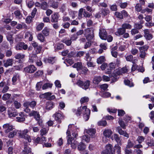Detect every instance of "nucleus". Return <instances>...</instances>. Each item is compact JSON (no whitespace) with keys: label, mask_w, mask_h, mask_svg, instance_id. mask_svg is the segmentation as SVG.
Returning <instances> with one entry per match:
<instances>
[{"label":"nucleus","mask_w":154,"mask_h":154,"mask_svg":"<svg viewBox=\"0 0 154 154\" xmlns=\"http://www.w3.org/2000/svg\"><path fill=\"white\" fill-rule=\"evenodd\" d=\"M76 84L82 89L86 90L90 86V82L89 81L87 80L84 82L80 80H79L77 81Z\"/></svg>","instance_id":"6"},{"label":"nucleus","mask_w":154,"mask_h":154,"mask_svg":"<svg viewBox=\"0 0 154 154\" xmlns=\"http://www.w3.org/2000/svg\"><path fill=\"white\" fill-rule=\"evenodd\" d=\"M52 84L49 83H46L45 84L42 86V88L43 90L49 88H51L52 86Z\"/></svg>","instance_id":"36"},{"label":"nucleus","mask_w":154,"mask_h":154,"mask_svg":"<svg viewBox=\"0 0 154 154\" xmlns=\"http://www.w3.org/2000/svg\"><path fill=\"white\" fill-rule=\"evenodd\" d=\"M54 104L53 102H49L46 104V108L47 109H50L53 108Z\"/></svg>","instance_id":"27"},{"label":"nucleus","mask_w":154,"mask_h":154,"mask_svg":"<svg viewBox=\"0 0 154 154\" xmlns=\"http://www.w3.org/2000/svg\"><path fill=\"white\" fill-rule=\"evenodd\" d=\"M20 80V75L18 74L14 75L12 79V82L13 85H15Z\"/></svg>","instance_id":"13"},{"label":"nucleus","mask_w":154,"mask_h":154,"mask_svg":"<svg viewBox=\"0 0 154 154\" xmlns=\"http://www.w3.org/2000/svg\"><path fill=\"white\" fill-rule=\"evenodd\" d=\"M59 9L60 11L62 13H66V11L68 10L66 5L64 4L61 5L59 7Z\"/></svg>","instance_id":"23"},{"label":"nucleus","mask_w":154,"mask_h":154,"mask_svg":"<svg viewBox=\"0 0 154 154\" xmlns=\"http://www.w3.org/2000/svg\"><path fill=\"white\" fill-rule=\"evenodd\" d=\"M51 21L52 22H56L57 21L59 16L57 13H54L51 16Z\"/></svg>","instance_id":"16"},{"label":"nucleus","mask_w":154,"mask_h":154,"mask_svg":"<svg viewBox=\"0 0 154 154\" xmlns=\"http://www.w3.org/2000/svg\"><path fill=\"white\" fill-rule=\"evenodd\" d=\"M139 56L141 58L144 59L146 56V53L145 51L144 50L141 51L139 54Z\"/></svg>","instance_id":"44"},{"label":"nucleus","mask_w":154,"mask_h":154,"mask_svg":"<svg viewBox=\"0 0 154 154\" xmlns=\"http://www.w3.org/2000/svg\"><path fill=\"white\" fill-rule=\"evenodd\" d=\"M94 29H87L85 30L84 35L88 40L92 39L94 37Z\"/></svg>","instance_id":"3"},{"label":"nucleus","mask_w":154,"mask_h":154,"mask_svg":"<svg viewBox=\"0 0 154 154\" xmlns=\"http://www.w3.org/2000/svg\"><path fill=\"white\" fill-rule=\"evenodd\" d=\"M24 57L25 55L20 53L17 54L15 56V58L17 59H22L24 58Z\"/></svg>","instance_id":"42"},{"label":"nucleus","mask_w":154,"mask_h":154,"mask_svg":"<svg viewBox=\"0 0 154 154\" xmlns=\"http://www.w3.org/2000/svg\"><path fill=\"white\" fill-rule=\"evenodd\" d=\"M102 80V77L100 76H95L93 78V83L97 84L101 81Z\"/></svg>","instance_id":"17"},{"label":"nucleus","mask_w":154,"mask_h":154,"mask_svg":"<svg viewBox=\"0 0 154 154\" xmlns=\"http://www.w3.org/2000/svg\"><path fill=\"white\" fill-rule=\"evenodd\" d=\"M10 96V94L8 93L5 94L2 96V98L4 100H6L8 99Z\"/></svg>","instance_id":"50"},{"label":"nucleus","mask_w":154,"mask_h":154,"mask_svg":"<svg viewBox=\"0 0 154 154\" xmlns=\"http://www.w3.org/2000/svg\"><path fill=\"white\" fill-rule=\"evenodd\" d=\"M85 57L87 61H90L91 60V57H90L88 53H87L86 54Z\"/></svg>","instance_id":"55"},{"label":"nucleus","mask_w":154,"mask_h":154,"mask_svg":"<svg viewBox=\"0 0 154 154\" xmlns=\"http://www.w3.org/2000/svg\"><path fill=\"white\" fill-rule=\"evenodd\" d=\"M138 52V50L135 48H132L131 50V53L134 55H136Z\"/></svg>","instance_id":"64"},{"label":"nucleus","mask_w":154,"mask_h":154,"mask_svg":"<svg viewBox=\"0 0 154 154\" xmlns=\"http://www.w3.org/2000/svg\"><path fill=\"white\" fill-rule=\"evenodd\" d=\"M111 138L112 140H115L118 143L121 144V140L118 134H114L111 137Z\"/></svg>","instance_id":"14"},{"label":"nucleus","mask_w":154,"mask_h":154,"mask_svg":"<svg viewBox=\"0 0 154 154\" xmlns=\"http://www.w3.org/2000/svg\"><path fill=\"white\" fill-rule=\"evenodd\" d=\"M82 112L84 113L83 117L85 121H87L89 118L90 114V110L87 108L86 106L80 107L78 108L76 114L77 116H79Z\"/></svg>","instance_id":"1"},{"label":"nucleus","mask_w":154,"mask_h":154,"mask_svg":"<svg viewBox=\"0 0 154 154\" xmlns=\"http://www.w3.org/2000/svg\"><path fill=\"white\" fill-rule=\"evenodd\" d=\"M51 6L54 9H57L58 7V3L57 2H53L52 3Z\"/></svg>","instance_id":"56"},{"label":"nucleus","mask_w":154,"mask_h":154,"mask_svg":"<svg viewBox=\"0 0 154 154\" xmlns=\"http://www.w3.org/2000/svg\"><path fill=\"white\" fill-rule=\"evenodd\" d=\"M89 100V98L88 97L85 96L82 97L80 100L81 104L88 102Z\"/></svg>","instance_id":"30"},{"label":"nucleus","mask_w":154,"mask_h":154,"mask_svg":"<svg viewBox=\"0 0 154 154\" xmlns=\"http://www.w3.org/2000/svg\"><path fill=\"white\" fill-rule=\"evenodd\" d=\"M42 84L43 83L42 82H40L37 83L36 86V88L37 91H39L40 90Z\"/></svg>","instance_id":"48"},{"label":"nucleus","mask_w":154,"mask_h":154,"mask_svg":"<svg viewBox=\"0 0 154 154\" xmlns=\"http://www.w3.org/2000/svg\"><path fill=\"white\" fill-rule=\"evenodd\" d=\"M104 151L110 153L111 154H115V151L113 147L112 144L109 143L106 145L105 149Z\"/></svg>","instance_id":"8"},{"label":"nucleus","mask_w":154,"mask_h":154,"mask_svg":"<svg viewBox=\"0 0 154 154\" xmlns=\"http://www.w3.org/2000/svg\"><path fill=\"white\" fill-rule=\"evenodd\" d=\"M100 12L102 17H105L109 13V11L106 9H102Z\"/></svg>","instance_id":"28"},{"label":"nucleus","mask_w":154,"mask_h":154,"mask_svg":"<svg viewBox=\"0 0 154 154\" xmlns=\"http://www.w3.org/2000/svg\"><path fill=\"white\" fill-rule=\"evenodd\" d=\"M36 69V68L33 65L28 66L24 69L26 72L30 73H34Z\"/></svg>","instance_id":"7"},{"label":"nucleus","mask_w":154,"mask_h":154,"mask_svg":"<svg viewBox=\"0 0 154 154\" xmlns=\"http://www.w3.org/2000/svg\"><path fill=\"white\" fill-rule=\"evenodd\" d=\"M84 132L88 134L92 138L94 137L96 133V130L94 128H90L88 129H85Z\"/></svg>","instance_id":"10"},{"label":"nucleus","mask_w":154,"mask_h":154,"mask_svg":"<svg viewBox=\"0 0 154 154\" xmlns=\"http://www.w3.org/2000/svg\"><path fill=\"white\" fill-rule=\"evenodd\" d=\"M144 140V138L142 136H139L138 137L137 140L139 143H141Z\"/></svg>","instance_id":"52"},{"label":"nucleus","mask_w":154,"mask_h":154,"mask_svg":"<svg viewBox=\"0 0 154 154\" xmlns=\"http://www.w3.org/2000/svg\"><path fill=\"white\" fill-rule=\"evenodd\" d=\"M49 7L48 4L46 2L44 1L41 3V8L43 10H46Z\"/></svg>","instance_id":"24"},{"label":"nucleus","mask_w":154,"mask_h":154,"mask_svg":"<svg viewBox=\"0 0 154 154\" xmlns=\"http://www.w3.org/2000/svg\"><path fill=\"white\" fill-rule=\"evenodd\" d=\"M44 61L45 63H49L53 64L55 61L54 57H49L48 58H45Z\"/></svg>","instance_id":"18"},{"label":"nucleus","mask_w":154,"mask_h":154,"mask_svg":"<svg viewBox=\"0 0 154 154\" xmlns=\"http://www.w3.org/2000/svg\"><path fill=\"white\" fill-rule=\"evenodd\" d=\"M85 53V52L83 51H79L76 54H75V56L80 57L83 56Z\"/></svg>","instance_id":"53"},{"label":"nucleus","mask_w":154,"mask_h":154,"mask_svg":"<svg viewBox=\"0 0 154 154\" xmlns=\"http://www.w3.org/2000/svg\"><path fill=\"white\" fill-rule=\"evenodd\" d=\"M112 131L110 129H106L103 132V134L106 137L109 138L112 134Z\"/></svg>","instance_id":"15"},{"label":"nucleus","mask_w":154,"mask_h":154,"mask_svg":"<svg viewBox=\"0 0 154 154\" xmlns=\"http://www.w3.org/2000/svg\"><path fill=\"white\" fill-rule=\"evenodd\" d=\"M23 27L25 29L27 28L26 25L23 23H17L16 26V28L18 29H21Z\"/></svg>","instance_id":"29"},{"label":"nucleus","mask_w":154,"mask_h":154,"mask_svg":"<svg viewBox=\"0 0 154 154\" xmlns=\"http://www.w3.org/2000/svg\"><path fill=\"white\" fill-rule=\"evenodd\" d=\"M124 83L125 85L128 86L129 87H132L134 86L133 83L130 82L129 80H125Z\"/></svg>","instance_id":"43"},{"label":"nucleus","mask_w":154,"mask_h":154,"mask_svg":"<svg viewBox=\"0 0 154 154\" xmlns=\"http://www.w3.org/2000/svg\"><path fill=\"white\" fill-rule=\"evenodd\" d=\"M22 44L21 42H20L17 44V45L15 46V49L17 50H22L21 46L23 45Z\"/></svg>","instance_id":"54"},{"label":"nucleus","mask_w":154,"mask_h":154,"mask_svg":"<svg viewBox=\"0 0 154 154\" xmlns=\"http://www.w3.org/2000/svg\"><path fill=\"white\" fill-rule=\"evenodd\" d=\"M121 73V70L119 69H116L114 71V72L113 73V76L115 79H116V77L117 75H119L122 74Z\"/></svg>","instance_id":"35"},{"label":"nucleus","mask_w":154,"mask_h":154,"mask_svg":"<svg viewBox=\"0 0 154 154\" xmlns=\"http://www.w3.org/2000/svg\"><path fill=\"white\" fill-rule=\"evenodd\" d=\"M115 64L114 63H110L109 64V68H110L109 70V69H108V71L106 72V73L108 74H110L111 73V69H114L115 67Z\"/></svg>","instance_id":"31"},{"label":"nucleus","mask_w":154,"mask_h":154,"mask_svg":"<svg viewBox=\"0 0 154 154\" xmlns=\"http://www.w3.org/2000/svg\"><path fill=\"white\" fill-rule=\"evenodd\" d=\"M48 128H43L40 130L41 135L42 136L46 134L48 132Z\"/></svg>","instance_id":"39"},{"label":"nucleus","mask_w":154,"mask_h":154,"mask_svg":"<svg viewBox=\"0 0 154 154\" xmlns=\"http://www.w3.org/2000/svg\"><path fill=\"white\" fill-rule=\"evenodd\" d=\"M17 132L16 130H14L12 132H11L9 133L8 137H9L11 138L13 137L14 136L16 135Z\"/></svg>","instance_id":"57"},{"label":"nucleus","mask_w":154,"mask_h":154,"mask_svg":"<svg viewBox=\"0 0 154 154\" xmlns=\"http://www.w3.org/2000/svg\"><path fill=\"white\" fill-rule=\"evenodd\" d=\"M49 29L47 27L45 28L42 31V33L45 36H48L49 35Z\"/></svg>","instance_id":"37"},{"label":"nucleus","mask_w":154,"mask_h":154,"mask_svg":"<svg viewBox=\"0 0 154 154\" xmlns=\"http://www.w3.org/2000/svg\"><path fill=\"white\" fill-rule=\"evenodd\" d=\"M99 34V36L101 39L104 40H106L107 33L105 29L103 28H100V29Z\"/></svg>","instance_id":"11"},{"label":"nucleus","mask_w":154,"mask_h":154,"mask_svg":"<svg viewBox=\"0 0 154 154\" xmlns=\"http://www.w3.org/2000/svg\"><path fill=\"white\" fill-rule=\"evenodd\" d=\"M44 24L43 23H42L38 24L36 27V29L38 31L41 30L43 27Z\"/></svg>","instance_id":"47"},{"label":"nucleus","mask_w":154,"mask_h":154,"mask_svg":"<svg viewBox=\"0 0 154 154\" xmlns=\"http://www.w3.org/2000/svg\"><path fill=\"white\" fill-rule=\"evenodd\" d=\"M82 141L88 143L90 141V137L87 135H84L82 137Z\"/></svg>","instance_id":"34"},{"label":"nucleus","mask_w":154,"mask_h":154,"mask_svg":"<svg viewBox=\"0 0 154 154\" xmlns=\"http://www.w3.org/2000/svg\"><path fill=\"white\" fill-rule=\"evenodd\" d=\"M7 40L9 41L11 44H12L13 42V40L11 35H8L7 36Z\"/></svg>","instance_id":"62"},{"label":"nucleus","mask_w":154,"mask_h":154,"mask_svg":"<svg viewBox=\"0 0 154 154\" xmlns=\"http://www.w3.org/2000/svg\"><path fill=\"white\" fill-rule=\"evenodd\" d=\"M3 127L6 128L5 130L6 132H8L13 129L12 126H3Z\"/></svg>","instance_id":"49"},{"label":"nucleus","mask_w":154,"mask_h":154,"mask_svg":"<svg viewBox=\"0 0 154 154\" xmlns=\"http://www.w3.org/2000/svg\"><path fill=\"white\" fill-rule=\"evenodd\" d=\"M86 147L85 145L83 143H81L78 146V149L80 151H83Z\"/></svg>","instance_id":"26"},{"label":"nucleus","mask_w":154,"mask_h":154,"mask_svg":"<svg viewBox=\"0 0 154 154\" xmlns=\"http://www.w3.org/2000/svg\"><path fill=\"white\" fill-rule=\"evenodd\" d=\"M37 37L41 42H44L45 41V37L41 33H39L37 35Z\"/></svg>","instance_id":"33"},{"label":"nucleus","mask_w":154,"mask_h":154,"mask_svg":"<svg viewBox=\"0 0 154 154\" xmlns=\"http://www.w3.org/2000/svg\"><path fill=\"white\" fill-rule=\"evenodd\" d=\"M83 67L81 62H77L75 63L73 66L72 67L74 68H76L78 71L82 69V67Z\"/></svg>","instance_id":"25"},{"label":"nucleus","mask_w":154,"mask_h":154,"mask_svg":"<svg viewBox=\"0 0 154 154\" xmlns=\"http://www.w3.org/2000/svg\"><path fill=\"white\" fill-rule=\"evenodd\" d=\"M105 61V57L104 56H101L97 59V62L98 64H101Z\"/></svg>","instance_id":"32"},{"label":"nucleus","mask_w":154,"mask_h":154,"mask_svg":"<svg viewBox=\"0 0 154 154\" xmlns=\"http://www.w3.org/2000/svg\"><path fill=\"white\" fill-rule=\"evenodd\" d=\"M55 120L59 123H61V120L64 118V116L63 114L59 112L58 111L54 114Z\"/></svg>","instance_id":"9"},{"label":"nucleus","mask_w":154,"mask_h":154,"mask_svg":"<svg viewBox=\"0 0 154 154\" xmlns=\"http://www.w3.org/2000/svg\"><path fill=\"white\" fill-rule=\"evenodd\" d=\"M4 66L5 67H8L9 66H12L13 63V60L10 59L7 60L6 62L4 61Z\"/></svg>","instance_id":"19"},{"label":"nucleus","mask_w":154,"mask_h":154,"mask_svg":"<svg viewBox=\"0 0 154 154\" xmlns=\"http://www.w3.org/2000/svg\"><path fill=\"white\" fill-rule=\"evenodd\" d=\"M122 27L125 30L126 29H130L131 28V26L129 24L125 23L122 25Z\"/></svg>","instance_id":"45"},{"label":"nucleus","mask_w":154,"mask_h":154,"mask_svg":"<svg viewBox=\"0 0 154 154\" xmlns=\"http://www.w3.org/2000/svg\"><path fill=\"white\" fill-rule=\"evenodd\" d=\"M51 94H52L51 92H47L41 94L39 97L41 98H45L48 100H49Z\"/></svg>","instance_id":"20"},{"label":"nucleus","mask_w":154,"mask_h":154,"mask_svg":"<svg viewBox=\"0 0 154 154\" xmlns=\"http://www.w3.org/2000/svg\"><path fill=\"white\" fill-rule=\"evenodd\" d=\"M43 73V71L41 70H38L34 74V75L35 77H37L42 75Z\"/></svg>","instance_id":"51"},{"label":"nucleus","mask_w":154,"mask_h":154,"mask_svg":"<svg viewBox=\"0 0 154 154\" xmlns=\"http://www.w3.org/2000/svg\"><path fill=\"white\" fill-rule=\"evenodd\" d=\"M30 116H33L39 125H41L42 123V121L41 119L40 115L37 112L33 111L29 114Z\"/></svg>","instance_id":"5"},{"label":"nucleus","mask_w":154,"mask_h":154,"mask_svg":"<svg viewBox=\"0 0 154 154\" xmlns=\"http://www.w3.org/2000/svg\"><path fill=\"white\" fill-rule=\"evenodd\" d=\"M28 132V130L25 129L23 131H20L18 133V134H19V136L20 137L24 138L29 142H30L31 141L30 137L27 134Z\"/></svg>","instance_id":"4"},{"label":"nucleus","mask_w":154,"mask_h":154,"mask_svg":"<svg viewBox=\"0 0 154 154\" xmlns=\"http://www.w3.org/2000/svg\"><path fill=\"white\" fill-rule=\"evenodd\" d=\"M62 42L68 46L70 45L72 43L71 39H64L63 40Z\"/></svg>","instance_id":"46"},{"label":"nucleus","mask_w":154,"mask_h":154,"mask_svg":"<svg viewBox=\"0 0 154 154\" xmlns=\"http://www.w3.org/2000/svg\"><path fill=\"white\" fill-rule=\"evenodd\" d=\"M16 17L18 19H20L22 17V15L20 13V11L18 10L14 12Z\"/></svg>","instance_id":"40"},{"label":"nucleus","mask_w":154,"mask_h":154,"mask_svg":"<svg viewBox=\"0 0 154 154\" xmlns=\"http://www.w3.org/2000/svg\"><path fill=\"white\" fill-rule=\"evenodd\" d=\"M26 3L29 8H31L34 5V2L32 0H26Z\"/></svg>","instance_id":"41"},{"label":"nucleus","mask_w":154,"mask_h":154,"mask_svg":"<svg viewBox=\"0 0 154 154\" xmlns=\"http://www.w3.org/2000/svg\"><path fill=\"white\" fill-rule=\"evenodd\" d=\"M31 149L30 148L27 146H25L21 154H31Z\"/></svg>","instance_id":"22"},{"label":"nucleus","mask_w":154,"mask_h":154,"mask_svg":"<svg viewBox=\"0 0 154 154\" xmlns=\"http://www.w3.org/2000/svg\"><path fill=\"white\" fill-rule=\"evenodd\" d=\"M126 30L122 27L118 29L117 32H115V34L117 36H119L123 35L125 32Z\"/></svg>","instance_id":"21"},{"label":"nucleus","mask_w":154,"mask_h":154,"mask_svg":"<svg viewBox=\"0 0 154 154\" xmlns=\"http://www.w3.org/2000/svg\"><path fill=\"white\" fill-rule=\"evenodd\" d=\"M14 104L15 107L17 109L19 108L21 106L20 103L17 101H15L14 102Z\"/></svg>","instance_id":"60"},{"label":"nucleus","mask_w":154,"mask_h":154,"mask_svg":"<svg viewBox=\"0 0 154 154\" xmlns=\"http://www.w3.org/2000/svg\"><path fill=\"white\" fill-rule=\"evenodd\" d=\"M99 125H106V122L105 120H101L99 121L98 123Z\"/></svg>","instance_id":"63"},{"label":"nucleus","mask_w":154,"mask_h":154,"mask_svg":"<svg viewBox=\"0 0 154 154\" xmlns=\"http://www.w3.org/2000/svg\"><path fill=\"white\" fill-rule=\"evenodd\" d=\"M135 9L136 11H140L142 9L141 5H140L139 4H137L135 6Z\"/></svg>","instance_id":"58"},{"label":"nucleus","mask_w":154,"mask_h":154,"mask_svg":"<svg viewBox=\"0 0 154 154\" xmlns=\"http://www.w3.org/2000/svg\"><path fill=\"white\" fill-rule=\"evenodd\" d=\"M72 127V126H69L68 129L66 132V134L67 135V142L68 144H71V146L73 149L76 148L77 144V142L74 140V139L72 137H70V131Z\"/></svg>","instance_id":"2"},{"label":"nucleus","mask_w":154,"mask_h":154,"mask_svg":"<svg viewBox=\"0 0 154 154\" xmlns=\"http://www.w3.org/2000/svg\"><path fill=\"white\" fill-rule=\"evenodd\" d=\"M143 31L145 38L147 40H150L152 38L153 36L150 33L149 30L148 29H145Z\"/></svg>","instance_id":"12"},{"label":"nucleus","mask_w":154,"mask_h":154,"mask_svg":"<svg viewBox=\"0 0 154 154\" xmlns=\"http://www.w3.org/2000/svg\"><path fill=\"white\" fill-rule=\"evenodd\" d=\"M54 84L56 87L59 88L61 87V85L60 81L58 80H56L54 82Z\"/></svg>","instance_id":"61"},{"label":"nucleus","mask_w":154,"mask_h":154,"mask_svg":"<svg viewBox=\"0 0 154 154\" xmlns=\"http://www.w3.org/2000/svg\"><path fill=\"white\" fill-rule=\"evenodd\" d=\"M32 17H31L30 16L27 17L26 19V23H30L32 21Z\"/></svg>","instance_id":"59"},{"label":"nucleus","mask_w":154,"mask_h":154,"mask_svg":"<svg viewBox=\"0 0 154 154\" xmlns=\"http://www.w3.org/2000/svg\"><path fill=\"white\" fill-rule=\"evenodd\" d=\"M29 102H26L24 103V106L25 107H26V108L24 109V111L26 112H29L30 111V109L28 108V107L29 106Z\"/></svg>","instance_id":"38"}]
</instances>
